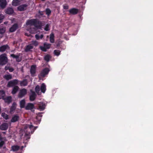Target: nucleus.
Listing matches in <instances>:
<instances>
[{"mask_svg": "<svg viewBox=\"0 0 153 153\" xmlns=\"http://www.w3.org/2000/svg\"><path fill=\"white\" fill-rule=\"evenodd\" d=\"M18 27V25L17 23H15L13 24L9 29V31L10 32H13L15 31Z\"/></svg>", "mask_w": 153, "mask_h": 153, "instance_id": "11", "label": "nucleus"}, {"mask_svg": "<svg viewBox=\"0 0 153 153\" xmlns=\"http://www.w3.org/2000/svg\"><path fill=\"white\" fill-rule=\"evenodd\" d=\"M2 137L0 136V140H2Z\"/></svg>", "mask_w": 153, "mask_h": 153, "instance_id": "52", "label": "nucleus"}, {"mask_svg": "<svg viewBox=\"0 0 153 153\" xmlns=\"http://www.w3.org/2000/svg\"><path fill=\"white\" fill-rule=\"evenodd\" d=\"M19 81L17 79H13L8 82L7 84V87L14 86L18 85Z\"/></svg>", "mask_w": 153, "mask_h": 153, "instance_id": "4", "label": "nucleus"}, {"mask_svg": "<svg viewBox=\"0 0 153 153\" xmlns=\"http://www.w3.org/2000/svg\"><path fill=\"white\" fill-rule=\"evenodd\" d=\"M30 132L26 133H25V136L26 137V140H28L30 139V137L29 136Z\"/></svg>", "mask_w": 153, "mask_h": 153, "instance_id": "39", "label": "nucleus"}, {"mask_svg": "<svg viewBox=\"0 0 153 153\" xmlns=\"http://www.w3.org/2000/svg\"><path fill=\"white\" fill-rule=\"evenodd\" d=\"M8 127V124L7 123H4L0 126V129L2 131L6 130L7 129Z\"/></svg>", "mask_w": 153, "mask_h": 153, "instance_id": "15", "label": "nucleus"}, {"mask_svg": "<svg viewBox=\"0 0 153 153\" xmlns=\"http://www.w3.org/2000/svg\"><path fill=\"white\" fill-rule=\"evenodd\" d=\"M9 47L7 45H2L0 47V52H3L6 49H9Z\"/></svg>", "mask_w": 153, "mask_h": 153, "instance_id": "19", "label": "nucleus"}, {"mask_svg": "<svg viewBox=\"0 0 153 153\" xmlns=\"http://www.w3.org/2000/svg\"><path fill=\"white\" fill-rule=\"evenodd\" d=\"M1 99H2L1 96V95H0V100Z\"/></svg>", "mask_w": 153, "mask_h": 153, "instance_id": "54", "label": "nucleus"}, {"mask_svg": "<svg viewBox=\"0 0 153 153\" xmlns=\"http://www.w3.org/2000/svg\"><path fill=\"white\" fill-rule=\"evenodd\" d=\"M19 89V87L17 86H15L13 88L11 91V94H15L18 91Z\"/></svg>", "mask_w": 153, "mask_h": 153, "instance_id": "20", "label": "nucleus"}, {"mask_svg": "<svg viewBox=\"0 0 153 153\" xmlns=\"http://www.w3.org/2000/svg\"><path fill=\"white\" fill-rule=\"evenodd\" d=\"M20 146L17 145H14L11 147V150L13 152H16L19 150Z\"/></svg>", "mask_w": 153, "mask_h": 153, "instance_id": "24", "label": "nucleus"}, {"mask_svg": "<svg viewBox=\"0 0 153 153\" xmlns=\"http://www.w3.org/2000/svg\"><path fill=\"white\" fill-rule=\"evenodd\" d=\"M50 58L51 57L50 55L48 54L45 56L44 57V59L46 62H48L49 61Z\"/></svg>", "mask_w": 153, "mask_h": 153, "instance_id": "32", "label": "nucleus"}, {"mask_svg": "<svg viewBox=\"0 0 153 153\" xmlns=\"http://www.w3.org/2000/svg\"><path fill=\"white\" fill-rule=\"evenodd\" d=\"M19 119V116L17 114L14 115L12 117L11 121V122L14 123L18 121Z\"/></svg>", "mask_w": 153, "mask_h": 153, "instance_id": "17", "label": "nucleus"}, {"mask_svg": "<svg viewBox=\"0 0 153 153\" xmlns=\"http://www.w3.org/2000/svg\"><path fill=\"white\" fill-rule=\"evenodd\" d=\"M33 126L32 125H27V126H25L24 129H26L27 128H29V129H31L32 128H33Z\"/></svg>", "mask_w": 153, "mask_h": 153, "instance_id": "38", "label": "nucleus"}, {"mask_svg": "<svg viewBox=\"0 0 153 153\" xmlns=\"http://www.w3.org/2000/svg\"><path fill=\"white\" fill-rule=\"evenodd\" d=\"M0 94L2 97V99H3V97H5V92L4 90H0Z\"/></svg>", "mask_w": 153, "mask_h": 153, "instance_id": "33", "label": "nucleus"}, {"mask_svg": "<svg viewBox=\"0 0 153 153\" xmlns=\"http://www.w3.org/2000/svg\"><path fill=\"white\" fill-rule=\"evenodd\" d=\"M27 5L24 4L19 6L17 8L18 10L20 11H23L26 10Z\"/></svg>", "mask_w": 153, "mask_h": 153, "instance_id": "12", "label": "nucleus"}, {"mask_svg": "<svg viewBox=\"0 0 153 153\" xmlns=\"http://www.w3.org/2000/svg\"><path fill=\"white\" fill-rule=\"evenodd\" d=\"M39 13L41 16H42L43 15V13L42 11H39Z\"/></svg>", "mask_w": 153, "mask_h": 153, "instance_id": "50", "label": "nucleus"}, {"mask_svg": "<svg viewBox=\"0 0 153 153\" xmlns=\"http://www.w3.org/2000/svg\"><path fill=\"white\" fill-rule=\"evenodd\" d=\"M4 78L7 80H9L12 78V76L11 74H5L4 77Z\"/></svg>", "mask_w": 153, "mask_h": 153, "instance_id": "27", "label": "nucleus"}, {"mask_svg": "<svg viewBox=\"0 0 153 153\" xmlns=\"http://www.w3.org/2000/svg\"><path fill=\"white\" fill-rule=\"evenodd\" d=\"M5 144V142L4 141L1 140L0 142V148L2 147V146Z\"/></svg>", "mask_w": 153, "mask_h": 153, "instance_id": "43", "label": "nucleus"}, {"mask_svg": "<svg viewBox=\"0 0 153 153\" xmlns=\"http://www.w3.org/2000/svg\"><path fill=\"white\" fill-rule=\"evenodd\" d=\"M46 14L48 16H49L51 13V11L49 9L47 8L46 10Z\"/></svg>", "mask_w": 153, "mask_h": 153, "instance_id": "40", "label": "nucleus"}, {"mask_svg": "<svg viewBox=\"0 0 153 153\" xmlns=\"http://www.w3.org/2000/svg\"><path fill=\"white\" fill-rule=\"evenodd\" d=\"M7 2L6 0H0V8L3 9L6 7Z\"/></svg>", "mask_w": 153, "mask_h": 153, "instance_id": "9", "label": "nucleus"}, {"mask_svg": "<svg viewBox=\"0 0 153 153\" xmlns=\"http://www.w3.org/2000/svg\"><path fill=\"white\" fill-rule=\"evenodd\" d=\"M2 22L1 21V20L0 19V24Z\"/></svg>", "mask_w": 153, "mask_h": 153, "instance_id": "53", "label": "nucleus"}, {"mask_svg": "<svg viewBox=\"0 0 153 153\" xmlns=\"http://www.w3.org/2000/svg\"><path fill=\"white\" fill-rule=\"evenodd\" d=\"M14 12L13 9L11 7L7 8L5 10V13L7 14H12Z\"/></svg>", "mask_w": 153, "mask_h": 153, "instance_id": "18", "label": "nucleus"}, {"mask_svg": "<svg viewBox=\"0 0 153 153\" xmlns=\"http://www.w3.org/2000/svg\"><path fill=\"white\" fill-rule=\"evenodd\" d=\"M35 108L34 105L32 103H28L25 107V109L27 110H30L32 111H34Z\"/></svg>", "mask_w": 153, "mask_h": 153, "instance_id": "7", "label": "nucleus"}, {"mask_svg": "<svg viewBox=\"0 0 153 153\" xmlns=\"http://www.w3.org/2000/svg\"><path fill=\"white\" fill-rule=\"evenodd\" d=\"M60 51L59 50H55L54 51V54L57 56H59L60 53Z\"/></svg>", "mask_w": 153, "mask_h": 153, "instance_id": "36", "label": "nucleus"}, {"mask_svg": "<svg viewBox=\"0 0 153 153\" xmlns=\"http://www.w3.org/2000/svg\"><path fill=\"white\" fill-rule=\"evenodd\" d=\"M27 25H33L36 28H40L41 26L39 25V22L36 19H31L27 20L26 23Z\"/></svg>", "mask_w": 153, "mask_h": 153, "instance_id": "1", "label": "nucleus"}, {"mask_svg": "<svg viewBox=\"0 0 153 153\" xmlns=\"http://www.w3.org/2000/svg\"><path fill=\"white\" fill-rule=\"evenodd\" d=\"M40 88V86L39 85L36 86L35 88V91L38 94H39Z\"/></svg>", "mask_w": 153, "mask_h": 153, "instance_id": "31", "label": "nucleus"}, {"mask_svg": "<svg viewBox=\"0 0 153 153\" xmlns=\"http://www.w3.org/2000/svg\"><path fill=\"white\" fill-rule=\"evenodd\" d=\"M20 2L19 0H13L12 4L13 6H16L20 4Z\"/></svg>", "mask_w": 153, "mask_h": 153, "instance_id": "25", "label": "nucleus"}, {"mask_svg": "<svg viewBox=\"0 0 153 153\" xmlns=\"http://www.w3.org/2000/svg\"><path fill=\"white\" fill-rule=\"evenodd\" d=\"M1 116L6 120H7L8 119V115L5 113H2L1 114Z\"/></svg>", "mask_w": 153, "mask_h": 153, "instance_id": "35", "label": "nucleus"}, {"mask_svg": "<svg viewBox=\"0 0 153 153\" xmlns=\"http://www.w3.org/2000/svg\"><path fill=\"white\" fill-rule=\"evenodd\" d=\"M63 8L65 10L68 9L69 8L67 4H65L63 5Z\"/></svg>", "mask_w": 153, "mask_h": 153, "instance_id": "44", "label": "nucleus"}, {"mask_svg": "<svg viewBox=\"0 0 153 153\" xmlns=\"http://www.w3.org/2000/svg\"><path fill=\"white\" fill-rule=\"evenodd\" d=\"M44 36V35L43 34H41L40 36V39H42Z\"/></svg>", "mask_w": 153, "mask_h": 153, "instance_id": "51", "label": "nucleus"}, {"mask_svg": "<svg viewBox=\"0 0 153 153\" xmlns=\"http://www.w3.org/2000/svg\"><path fill=\"white\" fill-rule=\"evenodd\" d=\"M3 100L4 102L7 104L9 105L12 101V98L11 96H7L5 97H3Z\"/></svg>", "mask_w": 153, "mask_h": 153, "instance_id": "8", "label": "nucleus"}, {"mask_svg": "<svg viewBox=\"0 0 153 153\" xmlns=\"http://www.w3.org/2000/svg\"><path fill=\"white\" fill-rule=\"evenodd\" d=\"M54 36L53 33H51L50 35V40L51 43H53L54 42Z\"/></svg>", "mask_w": 153, "mask_h": 153, "instance_id": "28", "label": "nucleus"}, {"mask_svg": "<svg viewBox=\"0 0 153 153\" xmlns=\"http://www.w3.org/2000/svg\"><path fill=\"white\" fill-rule=\"evenodd\" d=\"M39 108L41 110V111L44 110L45 108V104L43 102H40L39 105Z\"/></svg>", "mask_w": 153, "mask_h": 153, "instance_id": "21", "label": "nucleus"}, {"mask_svg": "<svg viewBox=\"0 0 153 153\" xmlns=\"http://www.w3.org/2000/svg\"><path fill=\"white\" fill-rule=\"evenodd\" d=\"M7 58L5 54L0 55V65H5L7 62Z\"/></svg>", "mask_w": 153, "mask_h": 153, "instance_id": "2", "label": "nucleus"}, {"mask_svg": "<svg viewBox=\"0 0 153 153\" xmlns=\"http://www.w3.org/2000/svg\"><path fill=\"white\" fill-rule=\"evenodd\" d=\"M49 71V70L48 68H46L44 69L38 75L39 79H40L42 78L45 77L46 75L48 74Z\"/></svg>", "mask_w": 153, "mask_h": 153, "instance_id": "3", "label": "nucleus"}, {"mask_svg": "<svg viewBox=\"0 0 153 153\" xmlns=\"http://www.w3.org/2000/svg\"><path fill=\"white\" fill-rule=\"evenodd\" d=\"M35 37L36 39L37 40H39L40 39V36L38 34L35 35Z\"/></svg>", "mask_w": 153, "mask_h": 153, "instance_id": "46", "label": "nucleus"}, {"mask_svg": "<svg viewBox=\"0 0 153 153\" xmlns=\"http://www.w3.org/2000/svg\"><path fill=\"white\" fill-rule=\"evenodd\" d=\"M39 48L43 51L46 52L47 51V49L44 46H40Z\"/></svg>", "mask_w": 153, "mask_h": 153, "instance_id": "41", "label": "nucleus"}, {"mask_svg": "<svg viewBox=\"0 0 153 153\" xmlns=\"http://www.w3.org/2000/svg\"><path fill=\"white\" fill-rule=\"evenodd\" d=\"M36 66L32 65L31 66L30 69V73L32 76H35V74L36 72Z\"/></svg>", "mask_w": 153, "mask_h": 153, "instance_id": "10", "label": "nucleus"}, {"mask_svg": "<svg viewBox=\"0 0 153 153\" xmlns=\"http://www.w3.org/2000/svg\"><path fill=\"white\" fill-rule=\"evenodd\" d=\"M14 69L12 68H10L9 69V72H12L13 71H14Z\"/></svg>", "mask_w": 153, "mask_h": 153, "instance_id": "47", "label": "nucleus"}, {"mask_svg": "<svg viewBox=\"0 0 153 153\" xmlns=\"http://www.w3.org/2000/svg\"><path fill=\"white\" fill-rule=\"evenodd\" d=\"M26 33H25V35H26Z\"/></svg>", "mask_w": 153, "mask_h": 153, "instance_id": "55", "label": "nucleus"}, {"mask_svg": "<svg viewBox=\"0 0 153 153\" xmlns=\"http://www.w3.org/2000/svg\"><path fill=\"white\" fill-rule=\"evenodd\" d=\"M28 84L27 80L25 79L22 81H21L20 82V85L21 86H27Z\"/></svg>", "mask_w": 153, "mask_h": 153, "instance_id": "22", "label": "nucleus"}, {"mask_svg": "<svg viewBox=\"0 0 153 153\" xmlns=\"http://www.w3.org/2000/svg\"><path fill=\"white\" fill-rule=\"evenodd\" d=\"M44 45L47 49H49L50 48L51 44H48L47 42H45L44 43Z\"/></svg>", "mask_w": 153, "mask_h": 153, "instance_id": "34", "label": "nucleus"}, {"mask_svg": "<svg viewBox=\"0 0 153 153\" xmlns=\"http://www.w3.org/2000/svg\"><path fill=\"white\" fill-rule=\"evenodd\" d=\"M6 30V27H0V34H3L5 32Z\"/></svg>", "mask_w": 153, "mask_h": 153, "instance_id": "29", "label": "nucleus"}, {"mask_svg": "<svg viewBox=\"0 0 153 153\" xmlns=\"http://www.w3.org/2000/svg\"><path fill=\"white\" fill-rule=\"evenodd\" d=\"M10 68V67H8V66H6L5 67V68H4V69L5 70H9V69Z\"/></svg>", "mask_w": 153, "mask_h": 153, "instance_id": "48", "label": "nucleus"}, {"mask_svg": "<svg viewBox=\"0 0 153 153\" xmlns=\"http://www.w3.org/2000/svg\"><path fill=\"white\" fill-rule=\"evenodd\" d=\"M27 90L25 88H23L20 90L18 95L19 98H22L24 97L27 94Z\"/></svg>", "mask_w": 153, "mask_h": 153, "instance_id": "5", "label": "nucleus"}, {"mask_svg": "<svg viewBox=\"0 0 153 153\" xmlns=\"http://www.w3.org/2000/svg\"><path fill=\"white\" fill-rule=\"evenodd\" d=\"M30 93L29 95V100L31 101H34L36 98V93L32 89L30 90Z\"/></svg>", "mask_w": 153, "mask_h": 153, "instance_id": "6", "label": "nucleus"}, {"mask_svg": "<svg viewBox=\"0 0 153 153\" xmlns=\"http://www.w3.org/2000/svg\"><path fill=\"white\" fill-rule=\"evenodd\" d=\"M33 48V46L31 45H27L26 47L25 51L26 52L29 51L31 49Z\"/></svg>", "mask_w": 153, "mask_h": 153, "instance_id": "30", "label": "nucleus"}, {"mask_svg": "<svg viewBox=\"0 0 153 153\" xmlns=\"http://www.w3.org/2000/svg\"><path fill=\"white\" fill-rule=\"evenodd\" d=\"M40 89L41 92L44 93L46 90V86L44 83H43L41 84V85L40 87Z\"/></svg>", "mask_w": 153, "mask_h": 153, "instance_id": "23", "label": "nucleus"}, {"mask_svg": "<svg viewBox=\"0 0 153 153\" xmlns=\"http://www.w3.org/2000/svg\"><path fill=\"white\" fill-rule=\"evenodd\" d=\"M4 18V16L2 14H0V19L1 20V21L2 22Z\"/></svg>", "mask_w": 153, "mask_h": 153, "instance_id": "45", "label": "nucleus"}, {"mask_svg": "<svg viewBox=\"0 0 153 153\" xmlns=\"http://www.w3.org/2000/svg\"><path fill=\"white\" fill-rule=\"evenodd\" d=\"M20 55H15L14 54H11L10 56L13 57V58H15L16 61L17 62H19L21 61L22 59L21 58H19Z\"/></svg>", "mask_w": 153, "mask_h": 153, "instance_id": "16", "label": "nucleus"}, {"mask_svg": "<svg viewBox=\"0 0 153 153\" xmlns=\"http://www.w3.org/2000/svg\"><path fill=\"white\" fill-rule=\"evenodd\" d=\"M25 100L23 99L22 100L20 101V107L21 108H22L25 107Z\"/></svg>", "mask_w": 153, "mask_h": 153, "instance_id": "26", "label": "nucleus"}, {"mask_svg": "<svg viewBox=\"0 0 153 153\" xmlns=\"http://www.w3.org/2000/svg\"><path fill=\"white\" fill-rule=\"evenodd\" d=\"M16 103L15 102H14L13 103L12 106L10 108V113H12L13 112H14L16 108Z\"/></svg>", "mask_w": 153, "mask_h": 153, "instance_id": "14", "label": "nucleus"}, {"mask_svg": "<svg viewBox=\"0 0 153 153\" xmlns=\"http://www.w3.org/2000/svg\"><path fill=\"white\" fill-rule=\"evenodd\" d=\"M37 128V127H34L33 129V131H31V133L33 134V132L34 131V130H35Z\"/></svg>", "mask_w": 153, "mask_h": 153, "instance_id": "49", "label": "nucleus"}, {"mask_svg": "<svg viewBox=\"0 0 153 153\" xmlns=\"http://www.w3.org/2000/svg\"><path fill=\"white\" fill-rule=\"evenodd\" d=\"M42 113H39L37 115V116L36 117V119L38 120H39V121L41 120V118L39 119V117H42Z\"/></svg>", "mask_w": 153, "mask_h": 153, "instance_id": "37", "label": "nucleus"}, {"mask_svg": "<svg viewBox=\"0 0 153 153\" xmlns=\"http://www.w3.org/2000/svg\"><path fill=\"white\" fill-rule=\"evenodd\" d=\"M69 12L70 14L74 15L78 13V10L76 8H73L69 10Z\"/></svg>", "mask_w": 153, "mask_h": 153, "instance_id": "13", "label": "nucleus"}, {"mask_svg": "<svg viewBox=\"0 0 153 153\" xmlns=\"http://www.w3.org/2000/svg\"><path fill=\"white\" fill-rule=\"evenodd\" d=\"M44 30L46 31H48L49 30V25L48 24H47L44 28Z\"/></svg>", "mask_w": 153, "mask_h": 153, "instance_id": "42", "label": "nucleus"}]
</instances>
